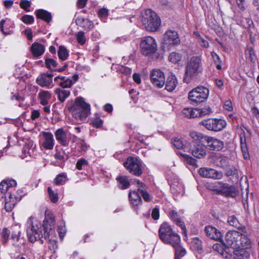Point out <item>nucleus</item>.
<instances>
[{
  "label": "nucleus",
  "mask_w": 259,
  "mask_h": 259,
  "mask_svg": "<svg viewBox=\"0 0 259 259\" xmlns=\"http://www.w3.org/2000/svg\"><path fill=\"white\" fill-rule=\"evenodd\" d=\"M55 226V217L52 213L45 214V218L43 221L42 227L44 228V235L41 232V229L39 225H34L32 221L31 217H30L27 222V234L29 241L33 243L37 240H40L41 243L43 240L41 238L44 236L46 239H49L51 234L53 233V228Z\"/></svg>",
  "instance_id": "nucleus-1"
},
{
  "label": "nucleus",
  "mask_w": 259,
  "mask_h": 259,
  "mask_svg": "<svg viewBox=\"0 0 259 259\" xmlns=\"http://www.w3.org/2000/svg\"><path fill=\"white\" fill-rule=\"evenodd\" d=\"M200 135L202 134L197 132L190 133V138L185 142V151L191 153L196 158H203L206 155L207 148L204 142H201L196 138Z\"/></svg>",
  "instance_id": "nucleus-2"
},
{
  "label": "nucleus",
  "mask_w": 259,
  "mask_h": 259,
  "mask_svg": "<svg viewBox=\"0 0 259 259\" xmlns=\"http://www.w3.org/2000/svg\"><path fill=\"white\" fill-rule=\"evenodd\" d=\"M67 108L75 119L80 120L85 119L90 113V105L82 97H77L74 101L69 102Z\"/></svg>",
  "instance_id": "nucleus-3"
},
{
  "label": "nucleus",
  "mask_w": 259,
  "mask_h": 259,
  "mask_svg": "<svg viewBox=\"0 0 259 259\" xmlns=\"http://www.w3.org/2000/svg\"><path fill=\"white\" fill-rule=\"evenodd\" d=\"M202 72L201 59L199 56H193L188 61L185 68V73L183 81L186 83L191 79H196Z\"/></svg>",
  "instance_id": "nucleus-4"
},
{
  "label": "nucleus",
  "mask_w": 259,
  "mask_h": 259,
  "mask_svg": "<svg viewBox=\"0 0 259 259\" xmlns=\"http://www.w3.org/2000/svg\"><path fill=\"white\" fill-rule=\"evenodd\" d=\"M141 22L145 28L149 31L158 30L161 20L157 14L151 9H146L141 13Z\"/></svg>",
  "instance_id": "nucleus-5"
},
{
  "label": "nucleus",
  "mask_w": 259,
  "mask_h": 259,
  "mask_svg": "<svg viewBox=\"0 0 259 259\" xmlns=\"http://www.w3.org/2000/svg\"><path fill=\"white\" fill-rule=\"evenodd\" d=\"M241 235L240 232L237 231H229L225 236L224 245L225 248H223L221 254L225 255V253H231L230 248H240L239 238Z\"/></svg>",
  "instance_id": "nucleus-6"
},
{
  "label": "nucleus",
  "mask_w": 259,
  "mask_h": 259,
  "mask_svg": "<svg viewBox=\"0 0 259 259\" xmlns=\"http://www.w3.org/2000/svg\"><path fill=\"white\" fill-rule=\"evenodd\" d=\"M181 42L178 33L175 30H167L163 34L161 48L164 51H169Z\"/></svg>",
  "instance_id": "nucleus-7"
},
{
  "label": "nucleus",
  "mask_w": 259,
  "mask_h": 259,
  "mask_svg": "<svg viewBox=\"0 0 259 259\" xmlns=\"http://www.w3.org/2000/svg\"><path fill=\"white\" fill-rule=\"evenodd\" d=\"M159 236L161 241L167 244H170L175 241L174 237H180L176 233L174 232L167 223H163L161 225L158 230Z\"/></svg>",
  "instance_id": "nucleus-8"
},
{
  "label": "nucleus",
  "mask_w": 259,
  "mask_h": 259,
  "mask_svg": "<svg viewBox=\"0 0 259 259\" xmlns=\"http://www.w3.org/2000/svg\"><path fill=\"white\" fill-rule=\"evenodd\" d=\"M197 140L201 142H204L207 144L206 148L210 151H220L223 149L224 146V142L216 138L210 137L207 135H200L198 136Z\"/></svg>",
  "instance_id": "nucleus-9"
},
{
  "label": "nucleus",
  "mask_w": 259,
  "mask_h": 259,
  "mask_svg": "<svg viewBox=\"0 0 259 259\" xmlns=\"http://www.w3.org/2000/svg\"><path fill=\"white\" fill-rule=\"evenodd\" d=\"M209 95V90L205 87H197L189 93L188 98L193 103H198L205 101Z\"/></svg>",
  "instance_id": "nucleus-10"
},
{
  "label": "nucleus",
  "mask_w": 259,
  "mask_h": 259,
  "mask_svg": "<svg viewBox=\"0 0 259 259\" xmlns=\"http://www.w3.org/2000/svg\"><path fill=\"white\" fill-rule=\"evenodd\" d=\"M214 190L217 194L226 197L235 198L238 194V191L235 186L221 182L216 183Z\"/></svg>",
  "instance_id": "nucleus-11"
},
{
  "label": "nucleus",
  "mask_w": 259,
  "mask_h": 259,
  "mask_svg": "<svg viewBox=\"0 0 259 259\" xmlns=\"http://www.w3.org/2000/svg\"><path fill=\"white\" fill-rule=\"evenodd\" d=\"M124 166L132 175L139 177L143 174L141 161L136 157H128L123 163Z\"/></svg>",
  "instance_id": "nucleus-12"
},
{
  "label": "nucleus",
  "mask_w": 259,
  "mask_h": 259,
  "mask_svg": "<svg viewBox=\"0 0 259 259\" xmlns=\"http://www.w3.org/2000/svg\"><path fill=\"white\" fill-rule=\"evenodd\" d=\"M225 120L218 118H208L199 122V124L204 126L207 130L215 132L222 131L226 126Z\"/></svg>",
  "instance_id": "nucleus-13"
},
{
  "label": "nucleus",
  "mask_w": 259,
  "mask_h": 259,
  "mask_svg": "<svg viewBox=\"0 0 259 259\" xmlns=\"http://www.w3.org/2000/svg\"><path fill=\"white\" fill-rule=\"evenodd\" d=\"M140 47L141 52L145 56L153 54L157 50V44L155 40L153 37L149 36L142 38Z\"/></svg>",
  "instance_id": "nucleus-14"
},
{
  "label": "nucleus",
  "mask_w": 259,
  "mask_h": 259,
  "mask_svg": "<svg viewBox=\"0 0 259 259\" xmlns=\"http://www.w3.org/2000/svg\"><path fill=\"white\" fill-rule=\"evenodd\" d=\"M150 79L153 85L158 88H161L165 84L164 73L159 69H153L151 72Z\"/></svg>",
  "instance_id": "nucleus-15"
},
{
  "label": "nucleus",
  "mask_w": 259,
  "mask_h": 259,
  "mask_svg": "<svg viewBox=\"0 0 259 259\" xmlns=\"http://www.w3.org/2000/svg\"><path fill=\"white\" fill-rule=\"evenodd\" d=\"M198 172L201 176L204 178L221 179L223 177L222 172L212 168H200L199 169Z\"/></svg>",
  "instance_id": "nucleus-16"
},
{
  "label": "nucleus",
  "mask_w": 259,
  "mask_h": 259,
  "mask_svg": "<svg viewBox=\"0 0 259 259\" xmlns=\"http://www.w3.org/2000/svg\"><path fill=\"white\" fill-rule=\"evenodd\" d=\"M175 241L170 243L175 249V259H181V257L185 256L186 254V249L183 248L180 244V237H174Z\"/></svg>",
  "instance_id": "nucleus-17"
},
{
  "label": "nucleus",
  "mask_w": 259,
  "mask_h": 259,
  "mask_svg": "<svg viewBox=\"0 0 259 259\" xmlns=\"http://www.w3.org/2000/svg\"><path fill=\"white\" fill-rule=\"evenodd\" d=\"M53 76L54 74L52 73H42L37 77L36 82L41 87H48L52 83Z\"/></svg>",
  "instance_id": "nucleus-18"
},
{
  "label": "nucleus",
  "mask_w": 259,
  "mask_h": 259,
  "mask_svg": "<svg viewBox=\"0 0 259 259\" xmlns=\"http://www.w3.org/2000/svg\"><path fill=\"white\" fill-rule=\"evenodd\" d=\"M204 231L209 238L215 240H220L222 238L221 232L215 227L207 226L205 227Z\"/></svg>",
  "instance_id": "nucleus-19"
},
{
  "label": "nucleus",
  "mask_w": 259,
  "mask_h": 259,
  "mask_svg": "<svg viewBox=\"0 0 259 259\" xmlns=\"http://www.w3.org/2000/svg\"><path fill=\"white\" fill-rule=\"evenodd\" d=\"M242 232H240L241 235L239 238V243L240 247L247 248H249L251 246V241L247 236V232L246 228L242 227L240 229Z\"/></svg>",
  "instance_id": "nucleus-20"
},
{
  "label": "nucleus",
  "mask_w": 259,
  "mask_h": 259,
  "mask_svg": "<svg viewBox=\"0 0 259 259\" xmlns=\"http://www.w3.org/2000/svg\"><path fill=\"white\" fill-rule=\"evenodd\" d=\"M42 135L44 138V141L42 146L47 149L51 150L53 148L54 145V140L53 135L51 133L44 132Z\"/></svg>",
  "instance_id": "nucleus-21"
},
{
  "label": "nucleus",
  "mask_w": 259,
  "mask_h": 259,
  "mask_svg": "<svg viewBox=\"0 0 259 259\" xmlns=\"http://www.w3.org/2000/svg\"><path fill=\"white\" fill-rule=\"evenodd\" d=\"M32 55L35 58L41 56L45 51V46L38 42H34L30 47Z\"/></svg>",
  "instance_id": "nucleus-22"
},
{
  "label": "nucleus",
  "mask_w": 259,
  "mask_h": 259,
  "mask_svg": "<svg viewBox=\"0 0 259 259\" xmlns=\"http://www.w3.org/2000/svg\"><path fill=\"white\" fill-rule=\"evenodd\" d=\"M76 25L83 28L85 30H90L94 27V24L92 21L85 19L82 17H78L75 20Z\"/></svg>",
  "instance_id": "nucleus-23"
},
{
  "label": "nucleus",
  "mask_w": 259,
  "mask_h": 259,
  "mask_svg": "<svg viewBox=\"0 0 259 259\" xmlns=\"http://www.w3.org/2000/svg\"><path fill=\"white\" fill-rule=\"evenodd\" d=\"M236 248H230L231 253H225V255H223L227 259H243V254L244 250L243 249H237Z\"/></svg>",
  "instance_id": "nucleus-24"
},
{
  "label": "nucleus",
  "mask_w": 259,
  "mask_h": 259,
  "mask_svg": "<svg viewBox=\"0 0 259 259\" xmlns=\"http://www.w3.org/2000/svg\"><path fill=\"white\" fill-rule=\"evenodd\" d=\"M55 135L56 140L62 145L66 146L68 145L69 141L67 139L66 133L63 128H59L56 131Z\"/></svg>",
  "instance_id": "nucleus-25"
},
{
  "label": "nucleus",
  "mask_w": 259,
  "mask_h": 259,
  "mask_svg": "<svg viewBox=\"0 0 259 259\" xmlns=\"http://www.w3.org/2000/svg\"><path fill=\"white\" fill-rule=\"evenodd\" d=\"M165 83V89L168 92L172 91L176 87L178 81L176 76L174 74H171L169 75Z\"/></svg>",
  "instance_id": "nucleus-26"
},
{
  "label": "nucleus",
  "mask_w": 259,
  "mask_h": 259,
  "mask_svg": "<svg viewBox=\"0 0 259 259\" xmlns=\"http://www.w3.org/2000/svg\"><path fill=\"white\" fill-rule=\"evenodd\" d=\"M128 197L131 203L134 206H138L142 202L140 192L130 191Z\"/></svg>",
  "instance_id": "nucleus-27"
},
{
  "label": "nucleus",
  "mask_w": 259,
  "mask_h": 259,
  "mask_svg": "<svg viewBox=\"0 0 259 259\" xmlns=\"http://www.w3.org/2000/svg\"><path fill=\"white\" fill-rule=\"evenodd\" d=\"M35 13L37 18L43 20L47 23H49L52 20V17L51 13L45 10H37Z\"/></svg>",
  "instance_id": "nucleus-28"
},
{
  "label": "nucleus",
  "mask_w": 259,
  "mask_h": 259,
  "mask_svg": "<svg viewBox=\"0 0 259 259\" xmlns=\"http://www.w3.org/2000/svg\"><path fill=\"white\" fill-rule=\"evenodd\" d=\"M240 147L241 151L243 155V157L245 159L247 160L249 158V154L246 144V138L244 136H240Z\"/></svg>",
  "instance_id": "nucleus-29"
},
{
  "label": "nucleus",
  "mask_w": 259,
  "mask_h": 259,
  "mask_svg": "<svg viewBox=\"0 0 259 259\" xmlns=\"http://www.w3.org/2000/svg\"><path fill=\"white\" fill-rule=\"evenodd\" d=\"M55 92L58 95V99L61 102H63L70 94L69 90L60 88L56 89Z\"/></svg>",
  "instance_id": "nucleus-30"
},
{
  "label": "nucleus",
  "mask_w": 259,
  "mask_h": 259,
  "mask_svg": "<svg viewBox=\"0 0 259 259\" xmlns=\"http://www.w3.org/2000/svg\"><path fill=\"white\" fill-rule=\"evenodd\" d=\"M119 187L121 189H125L130 187V183L125 176H119L116 178Z\"/></svg>",
  "instance_id": "nucleus-31"
},
{
  "label": "nucleus",
  "mask_w": 259,
  "mask_h": 259,
  "mask_svg": "<svg viewBox=\"0 0 259 259\" xmlns=\"http://www.w3.org/2000/svg\"><path fill=\"white\" fill-rule=\"evenodd\" d=\"M182 112L188 118L197 117L199 113L197 108H185L183 110Z\"/></svg>",
  "instance_id": "nucleus-32"
},
{
  "label": "nucleus",
  "mask_w": 259,
  "mask_h": 259,
  "mask_svg": "<svg viewBox=\"0 0 259 259\" xmlns=\"http://www.w3.org/2000/svg\"><path fill=\"white\" fill-rule=\"evenodd\" d=\"M59 58L62 61L66 60L69 56L67 49L63 46H60L58 51Z\"/></svg>",
  "instance_id": "nucleus-33"
},
{
  "label": "nucleus",
  "mask_w": 259,
  "mask_h": 259,
  "mask_svg": "<svg viewBox=\"0 0 259 259\" xmlns=\"http://www.w3.org/2000/svg\"><path fill=\"white\" fill-rule=\"evenodd\" d=\"M45 64L46 67L47 68L50 69L51 71H54L58 66V63L56 61L53 59L50 58H46Z\"/></svg>",
  "instance_id": "nucleus-34"
},
{
  "label": "nucleus",
  "mask_w": 259,
  "mask_h": 259,
  "mask_svg": "<svg viewBox=\"0 0 259 259\" xmlns=\"http://www.w3.org/2000/svg\"><path fill=\"white\" fill-rule=\"evenodd\" d=\"M9 195V198L10 199V201H7V200L5 199V209L6 210V211L7 212H11L14 206H15V202H14V200L12 201L11 199H12L13 198V197H12V195L10 193H8V194Z\"/></svg>",
  "instance_id": "nucleus-35"
},
{
  "label": "nucleus",
  "mask_w": 259,
  "mask_h": 259,
  "mask_svg": "<svg viewBox=\"0 0 259 259\" xmlns=\"http://www.w3.org/2000/svg\"><path fill=\"white\" fill-rule=\"evenodd\" d=\"M181 59L182 55L176 52H172L169 54L168 57L169 61L174 63L178 62L181 60Z\"/></svg>",
  "instance_id": "nucleus-36"
},
{
  "label": "nucleus",
  "mask_w": 259,
  "mask_h": 259,
  "mask_svg": "<svg viewBox=\"0 0 259 259\" xmlns=\"http://www.w3.org/2000/svg\"><path fill=\"white\" fill-rule=\"evenodd\" d=\"M198 117H202L212 113L211 109L209 107H205L203 108H197Z\"/></svg>",
  "instance_id": "nucleus-37"
},
{
  "label": "nucleus",
  "mask_w": 259,
  "mask_h": 259,
  "mask_svg": "<svg viewBox=\"0 0 259 259\" xmlns=\"http://www.w3.org/2000/svg\"><path fill=\"white\" fill-rule=\"evenodd\" d=\"M243 22L244 27L248 29L249 33H252L251 29L254 28L253 22L252 19L249 18H245Z\"/></svg>",
  "instance_id": "nucleus-38"
},
{
  "label": "nucleus",
  "mask_w": 259,
  "mask_h": 259,
  "mask_svg": "<svg viewBox=\"0 0 259 259\" xmlns=\"http://www.w3.org/2000/svg\"><path fill=\"white\" fill-rule=\"evenodd\" d=\"M192 243L195 249L198 251L202 250V241L197 237L193 239Z\"/></svg>",
  "instance_id": "nucleus-39"
},
{
  "label": "nucleus",
  "mask_w": 259,
  "mask_h": 259,
  "mask_svg": "<svg viewBox=\"0 0 259 259\" xmlns=\"http://www.w3.org/2000/svg\"><path fill=\"white\" fill-rule=\"evenodd\" d=\"M66 181V176L64 174H61L58 175L55 179L54 181L56 185H63Z\"/></svg>",
  "instance_id": "nucleus-40"
},
{
  "label": "nucleus",
  "mask_w": 259,
  "mask_h": 259,
  "mask_svg": "<svg viewBox=\"0 0 259 259\" xmlns=\"http://www.w3.org/2000/svg\"><path fill=\"white\" fill-rule=\"evenodd\" d=\"M217 164L221 168H227L228 165V160L223 157H219L216 160Z\"/></svg>",
  "instance_id": "nucleus-41"
},
{
  "label": "nucleus",
  "mask_w": 259,
  "mask_h": 259,
  "mask_svg": "<svg viewBox=\"0 0 259 259\" xmlns=\"http://www.w3.org/2000/svg\"><path fill=\"white\" fill-rule=\"evenodd\" d=\"M73 84V82L71 79L67 78V79L61 81L59 82V85L65 89V88H70Z\"/></svg>",
  "instance_id": "nucleus-42"
},
{
  "label": "nucleus",
  "mask_w": 259,
  "mask_h": 259,
  "mask_svg": "<svg viewBox=\"0 0 259 259\" xmlns=\"http://www.w3.org/2000/svg\"><path fill=\"white\" fill-rule=\"evenodd\" d=\"M227 221L230 225L237 228L239 227V221L235 215L229 216Z\"/></svg>",
  "instance_id": "nucleus-43"
},
{
  "label": "nucleus",
  "mask_w": 259,
  "mask_h": 259,
  "mask_svg": "<svg viewBox=\"0 0 259 259\" xmlns=\"http://www.w3.org/2000/svg\"><path fill=\"white\" fill-rule=\"evenodd\" d=\"M10 231L6 228H4L2 232V241L4 244H6L8 242L9 237L10 236Z\"/></svg>",
  "instance_id": "nucleus-44"
},
{
  "label": "nucleus",
  "mask_w": 259,
  "mask_h": 259,
  "mask_svg": "<svg viewBox=\"0 0 259 259\" xmlns=\"http://www.w3.org/2000/svg\"><path fill=\"white\" fill-rule=\"evenodd\" d=\"M246 55H249V58L250 61L254 63L256 60V57L255 54L254 50L251 47H248L247 50L246 51Z\"/></svg>",
  "instance_id": "nucleus-45"
},
{
  "label": "nucleus",
  "mask_w": 259,
  "mask_h": 259,
  "mask_svg": "<svg viewBox=\"0 0 259 259\" xmlns=\"http://www.w3.org/2000/svg\"><path fill=\"white\" fill-rule=\"evenodd\" d=\"M76 39L78 42L81 45H84L86 42V37L84 35V33L83 31H79L76 35Z\"/></svg>",
  "instance_id": "nucleus-46"
},
{
  "label": "nucleus",
  "mask_w": 259,
  "mask_h": 259,
  "mask_svg": "<svg viewBox=\"0 0 259 259\" xmlns=\"http://www.w3.org/2000/svg\"><path fill=\"white\" fill-rule=\"evenodd\" d=\"M183 156L184 157L185 161L187 163H188L192 166H197V164H196L197 160L194 158H193L192 156H190L188 155H186V154L183 155Z\"/></svg>",
  "instance_id": "nucleus-47"
},
{
  "label": "nucleus",
  "mask_w": 259,
  "mask_h": 259,
  "mask_svg": "<svg viewBox=\"0 0 259 259\" xmlns=\"http://www.w3.org/2000/svg\"><path fill=\"white\" fill-rule=\"evenodd\" d=\"M226 175L227 176H235L237 178H239L238 170L234 166H231L226 169Z\"/></svg>",
  "instance_id": "nucleus-48"
},
{
  "label": "nucleus",
  "mask_w": 259,
  "mask_h": 259,
  "mask_svg": "<svg viewBox=\"0 0 259 259\" xmlns=\"http://www.w3.org/2000/svg\"><path fill=\"white\" fill-rule=\"evenodd\" d=\"M48 192L51 201L55 203L58 200V194L54 192L51 187L48 188Z\"/></svg>",
  "instance_id": "nucleus-49"
},
{
  "label": "nucleus",
  "mask_w": 259,
  "mask_h": 259,
  "mask_svg": "<svg viewBox=\"0 0 259 259\" xmlns=\"http://www.w3.org/2000/svg\"><path fill=\"white\" fill-rule=\"evenodd\" d=\"M141 196H142L143 199L146 202H149L151 201V198L149 193L145 189H139Z\"/></svg>",
  "instance_id": "nucleus-50"
},
{
  "label": "nucleus",
  "mask_w": 259,
  "mask_h": 259,
  "mask_svg": "<svg viewBox=\"0 0 259 259\" xmlns=\"http://www.w3.org/2000/svg\"><path fill=\"white\" fill-rule=\"evenodd\" d=\"M175 223L177 226H179L182 229V233L185 235V237H187V230L184 222L182 221L180 218L177 221L175 222Z\"/></svg>",
  "instance_id": "nucleus-51"
},
{
  "label": "nucleus",
  "mask_w": 259,
  "mask_h": 259,
  "mask_svg": "<svg viewBox=\"0 0 259 259\" xmlns=\"http://www.w3.org/2000/svg\"><path fill=\"white\" fill-rule=\"evenodd\" d=\"M173 144L174 146L177 149H183L185 150V143L184 144L183 142L179 139L176 138L174 140Z\"/></svg>",
  "instance_id": "nucleus-52"
},
{
  "label": "nucleus",
  "mask_w": 259,
  "mask_h": 259,
  "mask_svg": "<svg viewBox=\"0 0 259 259\" xmlns=\"http://www.w3.org/2000/svg\"><path fill=\"white\" fill-rule=\"evenodd\" d=\"M87 164H88L87 161L85 159L82 158L79 159L77 161L76 164V167L78 170H81L83 168V166L84 165H87Z\"/></svg>",
  "instance_id": "nucleus-53"
},
{
  "label": "nucleus",
  "mask_w": 259,
  "mask_h": 259,
  "mask_svg": "<svg viewBox=\"0 0 259 259\" xmlns=\"http://www.w3.org/2000/svg\"><path fill=\"white\" fill-rule=\"evenodd\" d=\"M21 20L26 24H32L34 22L32 16L25 15L22 17Z\"/></svg>",
  "instance_id": "nucleus-54"
},
{
  "label": "nucleus",
  "mask_w": 259,
  "mask_h": 259,
  "mask_svg": "<svg viewBox=\"0 0 259 259\" xmlns=\"http://www.w3.org/2000/svg\"><path fill=\"white\" fill-rule=\"evenodd\" d=\"M51 94L48 91H44L40 92L38 94L39 99H43L49 100L51 98Z\"/></svg>",
  "instance_id": "nucleus-55"
},
{
  "label": "nucleus",
  "mask_w": 259,
  "mask_h": 259,
  "mask_svg": "<svg viewBox=\"0 0 259 259\" xmlns=\"http://www.w3.org/2000/svg\"><path fill=\"white\" fill-rule=\"evenodd\" d=\"M20 6L26 12H28V8L30 6V2L27 0H21L20 2Z\"/></svg>",
  "instance_id": "nucleus-56"
},
{
  "label": "nucleus",
  "mask_w": 259,
  "mask_h": 259,
  "mask_svg": "<svg viewBox=\"0 0 259 259\" xmlns=\"http://www.w3.org/2000/svg\"><path fill=\"white\" fill-rule=\"evenodd\" d=\"M109 11L106 8H102L98 11V14L100 18H107L108 16Z\"/></svg>",
  "instance_id": "nucleus-57"
},
{
  "label": "nucleus",
  "mask_w": 259,
  "mask_h": 259,
  "mask_svg": "<svg viewBox=\"0 0 259 259\" xmlns=\"http://www.w3.org/2000/svg\"><path fill=\"white\" fill-rule=\"evenodd\" d=\"M219 241L221 242L222 244H215L213 246V248L221 254V252L222 251V249L225 248V247L224 245V240H222V238H221V240H220Z\"/></svg>",
  "instance_id": "nucleus-58"
},
{
  "label": "nucleus",
  "mask_w": 259,
  "mask_h": 259,
  "mask_svg": "<svg viewBox=\"0 0 259 259\" xmlns=\"http://www.w3.org/2000/svg\"><path fill=\"white\" fill-rule=\"evenodd\" d=\"M103 120L99 117L96 118L92 122L93 126L96 128H100L103 125Z\"/></svg>",
  "instance_id": "nucleus-59"
},
{
  "label": "nucleus",
  "mask_w": 259,
  "mask_h": 259,
  "mask_svg": "<svg viewBox=\"0 0 259 259\" xmlns=\"http://www.w3.org/2000/svg\"><path fill=\"white\" fill-rule=\"evenodd\" d=\"M151 216L153 219L157 220L159 218V209L158 207H156L152 210Z\"/></svg>",
  "instance_id": "nucleus-60"
},
{
  "label": "nucleus",
  "mask_w": 259,
  "mask_h": 259,
  "mask_svg": "<svg viewBox=\"0 0 259 259\" xmlns=\"http://www.w3.org/2000/svg\"><path fill=\"white\" fill-rule=\"evenodd\" d=\"M169 216L171 220L175 222L180 219L179 215L178 213L174 210H172L169 212Z\"/></svg>",
  "instance_id": "nucleus-61"
},
{
  "label": "nucleus",
  "mask_w": 259,
  "mask_h": 259,
  "mask_svg": "<svg viewBox=\"0 0 259 259\" xmlns=\"http://www.w3.org/2000/svg\"><path fill=\"white\" fill-rule=\"evenodd\" d=\"M198 36L199 37V42L200 46L205 48H208L209 46L208 41L200 36V35H198Z\"/></svg>",
  "instance_id": "nucleus-62"
},
{
  "label": "nucleus",
  "mask_w": 259,
  "mask_h": 259,
  "mask_svg": "<svg viewBox=\"0 0 259 259\" xmlns=\"http://www.w3.org/2000/svg\"><path fill=\"white\" fill-rule=\"evenodd\" d=\"M5 20L4 19L2 20L0 23V28L1 31L5 35H8L11 34V30H5L4 29V23L5 22Z\"/></svg>",
  "instance_id": "nucleus-63"
},
{
  "label": "nucleus",
  "mask_w": 259,
  "mask_h": 259,
  "mask_svg": "<svg viewBox=\"0 0 259 259\" xmlns=\"http://www.w3.org/2000/svg\"><path fill=\"white\" fill-rule=\"evenodd\" d=\"M6 181V185H5L6 188L9 189L10 187H12L16 186L17 183L16 181L14 180H10Z\"/></svg>",
  "instance_id": "nucleus-64"
}]
</instances>
